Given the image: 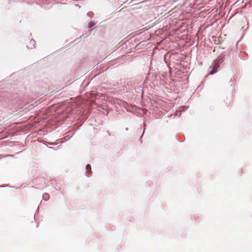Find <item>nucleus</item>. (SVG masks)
Instances as JSON below:
<instances>
[{
  "label": "nucleus",
  "mask_w": 252,
  "mask_h": 252,
  "mask_svg": "<svg viewBox=\"0 0 252 252\" xmlns=\"http://www.w3.org/2000/svg\"><path fill=\"white\" fill-rule=\"evenodd\" d=\"M220 63L219 61L215 60L213 62L212 65L210 66L211 70L210 71L209 74H213L217 71V68L219 67Z\"/></svg>",
  "instance_id": "f257e3e1"
},
{
  "label": "nucleus",
  "mask_w": 252,
  "mask_h": 252,
  "mask_svg": "<svg viewBox=\"0 0 252 252\" xmlns=\"http://www.w3.org/2000/svg\"><path fill=\"white\" fill-rule=\"evenodd\" d=\"M35 41L33 39H31L30 41L29 45H28L27 46L29 48L32 49V48L35 47Z\"/></svg>",
  "instance_id": "f03ea898"
},
{
  "label": "nucleus",
  "mask_w": 252,
  "mask_h": 252,
  "mask_svg": "<svg viewBox=\"0 0 252 252\" xmlns=\"http://www.w3.org/2000/svg\"><path fill=\"white\" fill-rule=\"evenodd\" d=\"M86 170L88 171V172L89 171V170H91V165L90 164H87L86 165Z\"/></svg>",
  "instance_id": "7ed1b4c3"
},
{
  "label": "nucleus",
  "mask_w": 252,
  "mask_h": 252,
  "mask_svg": "<svg viewBox=\"0 0 252 252\" xmlns=\"http://www.w3.org/2000/svg\"><path fill=\"white\" fill-rule=\"evenodd\" d=\"M93 25H93V23H89L90 27H92Z\"/></svg>",
  "instance_id": "20e7f679"
},
{
  "label": "nucleus",
  "mask_w": 252,
  "mask_h": 252,
  "mask_svg": "<svg viewBox=\"0 0 252 252\" xmlns=\"http://www.w3.org/2000/svg\"><path fill=\"white\" fill-rule=\"evenodd\" d=\"M91 174L88 173V174H87L88 176H91Z\"/></svg>",
  "instance_id": "39448f33"
},
{
  "label": "nucleus",
  "mask_w": 252,
  "mask_h": 252,
  "mask_svg": "<svg viewBox=\"0 0 252 252\" xmlns=\"http://www.w3.org/2000/svg\"><path fill=\"white\" fill-rule=\"evenodd\" d=\"M156 49H157V47H155L154 48V53H155V51L156 50Z\"/></svg>",
  "instance_id": "423d86ee"
}]
</instances>
